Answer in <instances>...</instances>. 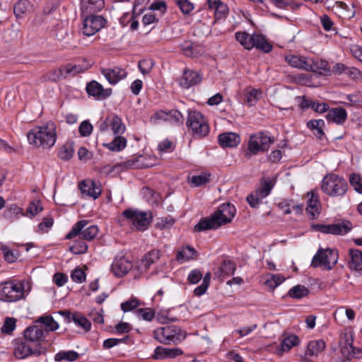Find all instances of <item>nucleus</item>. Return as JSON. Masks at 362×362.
I'll return each mask as SVG.
<instances>
[{
	"label": "nucleus",
	"mask_w": 362,
	"mask_h": 362,
	"mask_svg": "<svg viewBox=\"0 0 362 362\" xmlns=\"http://www.w3.org/2000/svg\"><path fill=\"white\" fill-rule=\"evenodd\" d=\"M338 253L336 250L320 249L314 256L311 265L313 267H324L331 269L337 262Z\"/></svg>",
	"instance_id": "nucleus-8"
},
{
	"label": "nucleus",
	"mask_w": 362,
	"mask_h": 362,
	"mask_svg": "<svg viewBox=\"0 0 362 362\" xmlns=\"http://www.w3.org/2000/svg\"><path fill=\"white\" fill-rule=\"evenodd\" d=\"M309 293V289L305 286L297 285L289 290L288 295L292 298L300 299L307 296Z\"/></svg>",
	"instance_id": "nucleus-34"
},
{
	"label": "nucleus",
	"mask_w": 362,
	"mask_h": 362,
	"mask_svg": "<svg viewBox=\"0 0 362 362\" xmlns=\"http://www.w3.org/2000/svg\"><path fill=\"white\" fill-rule=\"evenodd\" d=\"M43 329L38 325L28 327L24 331V337L31 342L40 341L43 337Z\"/></svg>",
	"instance_id": "nucleus-25"
},
{
	"label": "nucleus",
	"mask_w": 362,
	"mask_h": 362,
	"mask_svg": "<svg viewBox=\"0 0 362 362\" xmlns=\"http://www.w3.org/2000/svg\"><path fill=\"white\" fill-rule=\"evenodd\" d=\"M15 327L16 320L13 318L7 317L1 327V331L4 333L10 334L15 329Z\"/></svg>",
	"instance_id": "nucleus-59"
},
{
	"label": "nucleus",
	"mask_w": 362,
	"mask_h": 362,
	"mask_svg": "<svg viewBox=\"0 0 362 362\" xmlns=\"http://www.w3.org/2000/svg\"><path fill=\"white\" fill-rule=\"evenodd\" d=\"M325 349V342L323 340L312 341L308 343L305 355L317 356Z\"/></svg>",
	"instance_id": "nucleus-29"
},
{
	"label": "nucleus",
	"mask_w": 362,
	"mask_h": 362,
	"mask_svg": "<svg viewBox=\"0 0 362 362\" xmlns=\"http://www.w3.org/2000/svg\"><path fill=\"white\" fill-rule=\"evenodd\" d=\"M72 280L77 283H82L86 280V274L81 268H76L71 273Z\"/></svg>",
	"instance_id": "nucleus-58"
},
{
	"label": "nucleus",
	"mask_w": 362,
	"mask_h": 362,
	"mask_svg": "<svg viewBox=\"0 0 362 362\" xmlns=\"http://www.w3.org/2000/svg\"><path fill=\"white\" fill-rule=\"evenodd\" d=\"M112 130L115 134H122L125 131V125L118 116H115L111 121Z\"/></svg>",
	"instance_id": "nucleus-44"
},
{
	"label": "nucleus",
	"mask_w": 362,
	"mask_h": 362,
	"mask_svg": "<svg viewBox=\"0 0 362 362\" xmlns=\"http://www.w3.org/2000/svg\"><path fill=\"white\" fill-rule=\"evenodd\" d=\"M122 215L131 221L138 230H146L152 220L151 212L141 211L137 209H126L122 212Z\"/></svg>",
	"instance_id": "nucleus-7"
},
{
	"label": "nucleus",
	"mask_w": 362,
	"mask_h": 362,
	"mask_svg": "<svg viewBox=\"0 0 362 362\" xmlns=\"http://www.w3.org/2000/svg\"><path fill=\"white\" fill-rule=\"evenodd\" d=\"M45 77L46 79L52 81H57L62 77L66 78L63 66L57 69L48 72Z\"/></svg>",
	"instance_id": "nucleus-49"
},
{
	"label": "nucleus",
	"mask_w": 362,
	"mask_h": 362,
	"mask_svg": "<svg viewBox=\"0 0 362 362\" xmlns=\"http://www.w3.org/2000/svg\"><path fill=\"white\" fill-rule=\"evenodd\" d=\"M264 198L257 195V193H252L247 197V202L249 205L252 208H257L262 202Z\"/></svg>",
	"instance_id": "nucleus-54"
},
{
	"label": "nucleus",
	"mask_w": 362,
	"mask_h": 362,
	"mask_svg": "<svg viewBox=\"0 0 362 362\" xmlns=\"http://www.w3.org/2000/svg\"><path fill=\"white\" fill-rule=\"evenodd\" d=\"M236 40L247 49H250L254 47L253 43H252L251 35L243 32H239L235 33Z\"/></svg>",
	"instance_id": "nucleus-41"
},
{
	"label": "nucleus",
	"mask_w": 362,
	"mask_h": 362,
	"mask_svg": "<svg viewBox=\"0 0 362 362\" xmlns=\"http://www.w3.org/2000/svg\"><path fill=\"white\" fill-rule=\"evenodd\" d=\"M30 3L27 0L18 1L13 7V12L16 18H22L28 11Z\"/></svg>",
	"instance_id": "nucleus-37"
},
{
	"label": "nucleus",
	"mask_w": 362,
	"mask_h": 362,
	"mask_svg": "<svg viewBox=\"0 0 362 362\" xmlns=\"http://www.w3.org/2000/svg\"><path fill=\"white\" fill-rule=\"evenodd\" d=\"M235 265L231 261H224L217 272H214V274L221 278L223 274L231 275L233 274L235 271Z\"/></svg>",
	"instance_id": "nucleus-33"
},
{
	"label": "nucleus",
	"mask_w": 362,
	"mask_h": 362,
	"mask_svg": "<svg viewBox=\"0 0 362 362\" xmlns=\"http://www.w3.org/2000/svg\"><path fill=\"white\" fill-rule=\"evenodd\" d=\"M88 95L96 97L98 99H105L111 94V89H104L98 82L93 81L86 86Z\"/></svg>",
	"instance_id": "nucleus-18"
},
{
	"label": "nucleus",
	"mask_w": 362,
	"mask_h": 362,
	"mask_svg": "<svg viewBox=\"0 0 362 362\" xmlns=\"http://www.w3.org/2000/svg\"><path fill=\"white\" fill-rule=\"evenodd\" d=\"M352 343V337L347 334L344 335L343 341L340 342L341 354L349 360L351 358L356 357L360 353V350L354 347Z\"/></svg>",
	"instance_id": "nucleus-15"
},
{
	"label": "nucleus",
	"mask_w": 362,
	"mask_h": 362,
	"mask_svg": "<svg viewBox=\"0 0 362 362\" xmlns=\"http://www.w3.org/2000/svg\"><path fill=\"white\" fill-rule=\"evenodd\" d=\"M79 357V354L74 351H63L57 353L54 356V360L57 362H62V361H74Z\"/></svg>",
	"instance_id": "nucleus-36"
},
{
	"label": "nucleus",
	"mask_w": 362,
	"mask_h": 362,
	"mask_svg": "<svg viewBox=\"0 0 362 362\" xmlns=\"http://www.w3.org/2000/svg\"><path fill=\"white\" fill-rule=\"evenodd\" d=\"M42 210V206L40 205V202L37 201L33 202L30 204L28 208L27 209V212L33 216L37 214Z\"/></svg>",
	"instance_id": "nucleus-61"
},
{
	"label": "nucleus",
	"mask_w": 362,
	"mask_h": 362,
	"mask_svg": "<svg viewBox=\"0 0 362 362\" xmlns=\"http://www.w3.org/2000/svg\"><path fill=\"white\" fill-rule=\"evenodd\" d=\"M308 196H310V198L308 200L306 211L311 215L312 218H315L316 215L320 214V203L317 195L313 191L308 193Z\"/></svg>",
	"instance_id": "nucleus-23"
},
{
	"label": "nucleus",
	"mask_w": 362,
	"mask_h": 362,
	"mask_svg": "<svg viewBox=\"0 0 362 362\" xmlns=\"http://www.w3.org/2000/svg\"><path fill=\"white\" fill-rule=\"evenodd\" d=\"M78 131L82 136H88L92 133L93 126L88 121H83L81 123Z\"/></svg>",
	"instance_id": "nucleus-57"
},
{
	"label": "nucleus",
	"mask_w": 362,
	"mask_h": 362,
	"mask_svg": "<svg viewBox=\"0 0 362 362\" xmlns=\"http://www.w3.org/2000/svg\"><path fill=\"white\" fill-rule=\"evenodd\" d=\"M314 229L323 233L332 235H344L352 228V224L349 221H342L334 224H316L313 226Z\"/></svg>",
	"instance_id": "nucleus-10"
},
{
	"label": "nucleus",
	"mask_w": 362,
	"mask_h": 362,
	"mask_svg": "<svg viewBox=\"0 0 362 362\" xmlns=\"http://www.w3.org/2000/svg\"><path fill=\"white\" fill-rule=\"evenodd\" d=\"M88 221L82 220L77 222L72 228L71 231L66 235V239H72L73 238L80 235L81 236V233L83 232L84 228L88 224Z\"/></svg>",
	"instance_id": "nucleus-39"
},
{
	"label": "nucleus",
	"mask_w": 362,
	"mask_h": 362,
	"mask_svg": "<svg viewBox=\"0 0 362 362\" xmlns=\"http://www.w3.org/2000/svg\"><path fill=\"white\" fill-rule=\"evenodd\" d=\"M166 8V4L164 1H157L153 2L149 7L150 10L160 11L162 14L165 13Z\"/></svg>",
	"instance_id": "nucleus-63"
},
{
	"label": "nucleus",
	"mask_w": 362,
	"mask_h": 362,
	"mask_svg": "<svg viewBox=\"0 0 362 362\" xmlns=\"http://www.w3.org/2000/svg\"><path fill=\"white\" fill-rule=\"evenodd\" d=\"M136 313L139 317H141L143 320L147 321H151L155 316L154 311L149 308H139L136 311Z\"/></svg>",
	"instance_id": "nucleus-52"
},
{
	"label": "nucleus",
	"mask_w": 362,
	"mask_h": 362,
	"mask_svg": "<svg viewBox=\"0 0 362 362\" xmlns=\"http://www.w3.org/2000/svg\"><path fill=\"white\" fill-rule=\"evenodd\" d=\"M202 278V273L199 269H193L188 276V280L191 284L198 283Z\"/></svg>",
	"instance_id": "nucleus-64"
},
{
	"label": "nucleus",
	"mask_w": 362,
	"mask_h": 362,
	"mask_svg": "<svg viewBox=\"0 0 362 362\" xmlns=\"http://www.w3.org/2000/svg\"><path fill=\"white\" fill-rule=\"evenodd\" d=\"M218 143L223 148L235 147L240 141V136L233 132H224L219 134L218 137Z\"/></svg>",
	"instance_id": "nucleus-20"
},
{
	"label": "nucleus",
	"mask_w": 362,
	"mask_h": 362,
	"mask_svg": "<svg viewBox=\"0 0 362 362\" xmlns=\"http://www.w3.org/2000/svg\"><path fill=\"white\" fill-rule=\"evenodd\" d=\"M73 147L70 144L64 145L59 151V156L63 160H69L73 156Z\"/></svg>",
	"instance_id": "nucleus-51"
},
{
	"label": "nucleus",
	"mask_w": 362,
	"mask_h": 362,
	"mask_svg": "<svg viewBox=\"0 0 362 362\" xmlns=\"http://www.w3.org/2000/svg\"><path fill=\"white\" fill-rule=\"evenodd\" d=\"M187 125L194 136H205L209 131V125L202 113L197 111H189Z\"/></svg>",
	"instance_id": "nucleus-6"
},
{
	"label": "nucleus",
	"mask_w": 362,
	"mask_h": 362,
	"mask_svg": "<svg viewBox=\"0 0 362 362\" xmlns=\"http://www.w3.org/2000/svg\"><path fill=\"white\" fill-rule=\"evenodd\" d=\"M13 355L18 359H25L32 355V348L25 341L16 340Z\"/></svg>",
	"instance_id": "nucleus-19"
},
{
	"label": "nucleus",
	"mask_w": 362,
	"mask_h": 362,
	"mask_svg": "<svg viewBox=\"0 0 362 362\" xmlns=\"http://www.w3.org/2000/svg\"><path fill=\"white\" fill-rule=\"evenodd\" d=\"M141 192L148 201L156 202L158 200V196L153 189L144 187L142 188Z\"/></svg>",
	"instance_id": "nucleus-60"
},
{
	"label": "nucleus",
	"mask_w": 362,
	"mask_h": 362,
	"mask_svg": "<svg viewBox=\"0 0 362 362\" xmlns=\"http://www.w3.org/2000/svg\"><path fill=\"white\" fill-rule=\"evenodd\" d=\"M140 302L136 298H132L121 304V308L124 312H129L136 309L140 305Z\"/></svg>",
	"instance_id": "nucleus-55"
},
{
	"label": "nucleus",
	"mask_w": 362,
	"mask_h": 362,
	"mask_svg": "<svg viewBox=\"0 0 362 362\" xmlns=\"http://www.w3.org/2000/svg\"><path fill=\"white\" fill-rule=\"evenodd\" d=\"M102 74L111 84H116L127 76V71L119 67L103 69Z\"/></svg>",
	"instance_id": "nucleus-17"
},
{
	"label": "nucleus",
	"mask_w": 362,
	"mask_h": 362,
	"mask_svg": "<svg viewBox=\"0 0 362 362\" xmlns=\"http://www.w3.org/2000/svg\"><path fill=\"white\" fill-rule=\"evenodd\" d=\"M273 142L271 138L263 133L250 136L248 142V150L253 154L262 151L267 150L269 145Z\"/></svg>",
	"instance_id": "nucleus-11"
},
{
	"label": "nucleus",
	"mask_w": 362,
	"mask_h": 362,
	"mask_svg": "<svg viewBox=\"0 0 362 362\" xmlns=\"http://www.w3.org/2000/svg\"><path fill=\"white\" fill-rule=\"evenodd\" d=\"M183 354L182 350L179 348H164L162 346H158L154 350L153 358L156 360H162L165 358H175L178 356Z\"/></svg>",
	"instance_id": "nucleus-16"
},
{
	"label": "nucleus",
	"mask_w": 362,
	"mask_h": 362,
	"mask_svg": "<svg viewBox=\"0 0 362 362\" xmlns=\"http://www.w3.org/2000/svg\"><path fill=\"white\" fill-rule=\"evenodd\" d=\"M285 60L287 63L295 68L303 69L305 71L313 70V67L310 65L306 59L303 57H298L296 55H289L285 57Z\"/></svg>",
	"instance_id": "nucleus-22"
},
{
	"label": "nucleus",
	"mask_w": 362,
	"mask_h": 362,
	"mask_svg": "<svg viewBox=\"0 0 362 362\" xmlns=\"http://www.w3.org/2000/svg\"><path fill=\"white\" fill-rule=\"evenodd\" d=\"M202 81V77L199 73L186 69L183 73V76L180 80V86L184 88L197 85Z\"/></svg>",
	"instance_id": "nucleus-21"
},
{
	"label": "nucleus",
	"mask_w": 362,
	"mask_h": 362,
	"mask_svg": "<svg viewBox=\"0 0 362 362\" xmlns=\"http://www.w3.org/2000/svg\"><path fill=\"white\" fill-rule=\"evenodd\" d=\"M154 64L152 59H142L139 62V69L144 75H146L151 71Z\"/></svg>",
	"instance_id": "nucleus-47"
},
{
	"label": "nucleus",
	"mask_w": 362,
	"mask_h": 362,
	"mask_svg": "<svg viewBox=\"0 0 362 362\" xmlns=\"http://www.w3.org/2000/svg\"><path fill=\"white\" fill-rule=\"evenodd\" d=\"M346 181L335 174L327 175L322 180V189L331 197L343 196L347 191Z\"/></svg>",
	"instance_id": "nucleus-4"
},
{
	"label": "nucleus",
	"mask_w": 362,
	"mask_h": 362,
	"mask_svg": "<svg viewBox=\"0 0 362 362\" xmlns=\"http://www.w3.org/2000/svg\"><path fill=\"white\" fill-rule=\"evenodd\" d=\"M24 296V286L22 283L6 281L0 284V300L14 302Z\"/></svg>",
	"instance_id": "nucleus-5"
},
{
	"label": "nucleus",
	"mask_w": 362,
	"mask_h": 362,
	"mask_svg": "<svg viewBox=\"0 0 362 362\" xmlns=\"http://www.w3.org/2000/svg\"><path fill=\"white\" fill-rule=\"evenodd\" d=\"M197 254L194 248L190 246H187L179 251L177 254V259L178 261H186L190 259H194V256Z\"/></svg>",
	"instance_id": "nucleus-40"
},
{
	"label": "nucleus",
	"mask_w": 362,
	"mask_h": 362,
	"mask_svg": "<svg viewBox=\"0 0 362 362\" xmlns=\"http://www.w3.org/2000/svg\"><path fill=\"white\" fill-rule=\"evenodd\" d=\"M236 209L233 205L230 203H226L221 205L216 211H215L211 218H203L195 225L194 230L201 232L207 230H215L221 226L226 225L232 221L235 216Z\"/></svg>",
	"instance_id": "nucleus-1"
},
{
	"label": "nucleus",
	"mask_w": 362,
	"mask_h": 362,
	"mask_svg": "<svg viewBox=\"0 0 362 362\" xmlns=\"http://www.w3.org/2000/svg\"><path fill=\"white\" fill-rule=\"evenodd\" d=\"M36 322L43 324L46 327L47 331H54L59 328L58 323L51 315L40 317Z\"/></svg>",
	"instance_id": "nucleus-38"
},
{
	"label": "nucleus",
	"mask_w": 362,
	"mask_h": 362,
	"mask_svg": "<svg viewBox=\"0 0 362 362\" xmlns=\"http://www.w3.org/2000/svg\"><path fill=\"white\" fill-rule=\"evenodd\" d=\"M132 268V262L124 257H121L115 258L112 264L111 270L116 276L121 277L127 274Z\"/></svg>",
	"instance_id": "nucleus-14"
},
{
	"label": "nucleus",
	"mask_w": 362,
	"mask_h": 362,
	"mask_svg": "<svg viewBox=\"0 0 362 362\" xmlns=\"http://www.w3.org/2000/svg\"><path fill=\"white\" fill-rule=\"evenodd\" d=\"M299 343V339L296 335H290L284 338L281 341V346L282 351H288L292 347L298 345Z\"/></svg>",
	"instance_id": "nucleus-43"
},
{
	"label": "nucleus",
	"mask_w": 362,
	"mask_h": 362,
	"mask_svg": "<svg viewBox=\"0 0 362 362\" xmlns=\"http://www.w3.org/2000/svg\"><path fill=\"white\" fill-rule=\"evenodd\" d=\"M168 115V119H166V122H183V116L182 115L176 110H172L169 112H167Z\"/></svg>",
	"instance_id": "nucleus-56"
},
{
	"label": "nucleus",
	"mask_w": 362,
	"mask_h": 362,
	"mask_svg": "<svg viewBox=\"0 0 362 362\" xmlns=\"http://www.w3.org/2000/svg\"><path fill=\"white\" fill-rule=\"evenodd\" d=\"M209 181V177L206 174L192 176L191 179L192 183L195 186H199L206 183Z\"/></svg>",
	"instance_id": "nucleus-62"
},
{
	"label": "nucleus",
	"mask_w": 362,
	"mask_h": 362,
	"mask_svg": "<svg viewBox=\"0 0 362 362\" xmlns=\"http://www.w3.org/2000/svg\"><path fill=\"white\" fill-rule=\"evenodd\" d=\"M262 93L259 90L248 88L246 90V100L250 106L253 105L257 100L261 97Z\"/></svg>",
	"instance_id": "nucleus-45"
},
{
	"label": "nucleus",
	"mask_w": 362,
	"mask_h": 362,
	"mask_svg": "<svg viewBox=\"0 0 362 362\" xmlns=\"http://www.w3.org/2000/svg\"><path fill=\"white\" fill-rule=\"evenodd\" d=\"M324 125L325 122L322 119L310 120L307 123L308 127H309L310 129H316L317 133H315V135L319 139H321L324 136V132L322 130V127Z\"/></svg>",
	"instance_id": "nucleus-42"
},
{
	"label": "nucleus",
	"mask_w": 362,
	"mask_h": 362,
	"mask_svg": "<svg viewBox=\"0 0 362 362\" xmlns=\"http://www.w3.org/2000/svg\"><path fill=\"white\" fill-rule=\"evenodd\" d=\"M327 120L337 124H343L347 117L346 111L342 107L332 108L327 115Z\"/></svg>",
	"instance_id": "nucleus-26"
},
{
	"label": "nucleus",
	"mask_w": 362,
	"mask_h": 362,
	"mask_svg": "<svg viewBox=\"0 0 362 362\" xmlns=\"http://www.w3.org/2000/svg\"><path fill=\"white\" fill-rule=\"evenodd\" d=\"M83 19V33L91 36L99 31L105 24V19L96 14L81 16Z\"/></svg>",
	"instance_id": "nucleus-9"
},
{
	"label": "nucleus",
	"mask_w": 362,
	"mask_h": 362,
	"mask_svg": "<svg viewBox=\"0 0 362 362\" xmlns=\"http://www.w3.org/2000/svg\"><path fill=\"white\" fill-rule=\"evenodd\" d=\"M159 250H152L148 252L142 259L141 267L148 269L149 267L159 259Z\"/></svg>",
	"instance_id": "nucleus-35"
},
{
	"label": "nucleus",
	"mask_w": 362,
	"mask_h": 362,
	"mask_svg": "<svg viewBox=\"0 0 362 362\" xmlns=\"http://www.w3.org/2000/svg\"><path fill=\"white\" fill-rule=\"evenodd\" d=\"M175 1L184 14H188L194 8V5L188 0H175Z\"/></svg>",
	"instance_id": "nucleus-53"
},
{
	"label": "nucleus",
	"mask_w": 362,
	"mask_h": 362,
	"mask_svg": "<svg viewBox=\"0 0 362 362\" xmlns=\"http://www.w3.org/2000/svg\"><path fill=\"white\" fill-rule=\"evenodd\" d=\"M105 6L104 0H81L80 10L81 16L96 14Z\"/></svg>",
	"instance_id": "nucleus-13"
},
{
	"label": "nucleus",
	"mask_w": 362,
	"mask_h": 362,
	"mask_svg": "<svg viewBox=\"0 0 362 362\" xmlns=\"http://www.w3.org/2000/svg\"><path fill=\"white\" fill-rule=\"evenodd\" d=\"M90 66L89 64H88L85 62L83 64H69L63 66L66 77L69 75L74 76L76 74L83 72L84 71L90 68Z\"/></svg>",
	"instance_id": "nucleus-31"
},
{
	"label": "nucleus",
	"mask_w": 362,
	"mask_h": 362,
	"mask_svg": "<svg viewBox=\"0 0 362 362\" xmlns=\"http://www.w3.org/2000/svg\"><path fill=\"white\" fill-rule=\"evenodd\" d=\"M78 187L83 194L91 197L94 199H97L100 194V190L95 186L93 182L87 183L86 181H81Z\"/></svg>",
	"instance_id": "nucleus-27"
},
{
	"label": "nucleus",
	"mask_w": 362,
	"mask_h": 362,
	"mask_svg": "<svg viewBox=\"0 0 362 362\" xmlns=\"http://www.w3.org/2000/svg\"><path fill=\"white\" fill-rule=\"evenodd\" d=\"M104 146L112 151H120L126 147L127 139L122 136H117L112 141L105 144Z\"/></svg>",
	"instance_id": "nucleus-32"
},
{
	"label": "nucleus",
	"mask_w": 362,
	"mask_h": 362,
	"mask_svg": "<svg viewBox=\"0 0 362 362\" xmlns=\"http://www.w3.org/2000/svg\"><path fill=\"white\" fill-rule=\"evenodd\" d=\"M186 335L185 331L174 325L159 327L153 332L154 338L164 344L180 342Z\"/></svg>",
	"instance_id": "nucleus-3"
},
{
	"label": "nucleus",
	"mask_w": 362,
	"mask_h": 362,
	"mask_svg": "<svg viewBox=\"0 0 362 362\" xmlns=\"http://www.w3.org/2000/svg\"><path fill=\"white\" fill-rule=\"evenodd\" d=\"M350 261L349 267L356 271L362 270V252L358 249L349 250Z\"/></svg>",
	"instance_id": "nucleus-24"
},
{
	"label": "nucleus",
	"mask_w": 362,
	"mask_h": 362,
	"mask_svg": "<svg viewBox=\"0 0 362 362\" xmlns=\"http://www.w3.org/2000/svg\"><path fill=\"white\" fill-rule=\"evenodd\" d=\"M274 184L269 178L262 177L260 180V187L255 190L257 195L265 198L267 197L273 188Z\"/></svg>",
	"instance_id": "nucleus-30"
},
{
	"label": "nucleus",
	"mask_w": 362,
	"mask_h": 362,
	"mask_svg": "<svg viewBox=\"0 0 362 362\" xmlns=\"http://www.w3.org/2000/svg\"><path fill=\"white\" fill-rule=\"evenodd\" d=\"M252 43L254 47L267 53L272 49V45L268 42L262 35L253 34L251 35Z\"/></svg>",
	"instance_id": "nucleus-28"
},
{
	"label": "nucleus",
	"mask_w": 362,
	"mask_h": 362,
	"mask_svg": "<svg viewBox=\"0 0 362 362\" xmlns=\"http://www.w3.org/2000/svg\"><path fill=\"white\" fill-rule=\"evenodd\" d=\"M28 140L30 144L38 148H49L56 142V126L52 122L45 125L35 127L28 133Z\"/></svg>",
	"instance_id": "nucleus-2"
},
{
	"label": "nucleus",
	"mask_w": 362,
	"mask_h": 362,
	"mask_svg": "<svg viewBox=\"0 0 362 362\" xmlns=\"http://www.w3.org/2000/svg\"><path fill=\"white\" fill-rule=\"evenodd\" d=\"M98 233V228L96 226H90L83 229L81 233V237L86 240H92Z\"/></svg>",
	"instance_id": "nucleus-48"
},
{
	"label": "nucleus",
	"mask_w": 362,
	"mask_h": 362,
	"mask_svg": "<svg viewBox=\"0 0 362 362\" xmlns=\"http://www.w3.org/2000/svg\"><path fill=\"white\" fill-rule=\"evenodd\" d=\"M57 314L63 316L64 320L68 323L73 320L76 325L83 328L86 332H88L91 328L90 321L81 313H76L71 316L70 311L60 310Z\"/></svg>",
	"instance_id": "nucleus-12"
},
{
	"label": "nucleus",
	"mask_w": 362,
	"mask_h": 362,
	"mask_svg": "<svg viewBox=\"0 0 362 362\" xmlns=\"http://www.w3.org/2000/svg\"><path fill=\"white\" fill-rule=\"evenodd\" d=\"M88 250V245L82 240H77L70 246L69 250L76 255H81L85 253Z\"/></svg>",
	"instance_id": "nucleus-50"
},
{
	"label": "nucleus",
	"mask_w": 362,
	"mask_h": 362,
	"mask_svg": "<svg viewBox=\"0 0 362 362\" xmlns=\"http://www.w3.org/2000/svg\"><path fill=\"white\" fill-rule=\"evenodd\" d=\"M310 65L314 68L313 70H310V71L317 72L318 70H320L319 72L321 74H327L330 71L329 66L328 65L327 62L326 61H319L313 62Z\"/></svg>",
	"instance_id": "nucleus-46"
}]
</instances>
